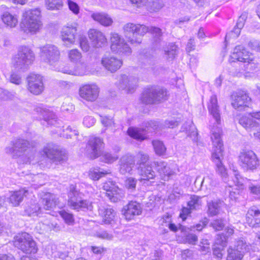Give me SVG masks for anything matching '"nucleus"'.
I'll return each instance as SVG.
<instances>
[{
  "mask_svg": "<svg viewBox=\"0 0 260 260\" xmlns=\"http://www.w3.org/2000/svg\"><path fill=\"white\" fill-rule=\"evenodd\" d=\"M123 32L127 40L132 44H140L142 42V38L148 31L154 35L159 40L162 35L161 30L158 27L145 25L133 23H127L123 27Z\"/></svg>",
  "mask_w": 260,
  "mask_h": 260,
  "instance_id": "f257e3e1",
  "label": "nucleus"
},
{
  "mask_svg": "<svg viewBox=\"0 0 260 260\" xmlns=\"http://www.w3.org/2000/svg\"><path fill=\"white\" fill-rule=\"evenodd\" d=\"M211 139L213 145L212 159L216 163L217 172L224 181H226L228 178L227 171L221 163L223 147V142L221 138V130L219 128H217L216 129H212Z\"/></svg>",
  "mask_w": 260,
  "mask_h": 260,
  "instance_id": "f03ea898",
  "label": "nucleus"
},
{
  "mask_svg": "<svg viewBox=\"0 0 260 260\" xmlns=\"http://www.w3.org/2000/svg\"><path fill=\"white\" fill-rule=\"evenodd\" d=\"M35 58V54L29 47L21 46L17 53L12 56L11 64L16 70L25 72L32 64Z\"/></svg>",
  "mask_w": 260,
  "mask_h": 260,
  "instance_id": "7ed1b4c3",
  "label": "nucleus"
},
{
  "mask_svg": "<svg viewBox=\"0 0 260 260\" xmlns=\"http://www.w3.org/2000/svg\"><path fill=\"white\" fill-rule=\"evenodd\" d=\"M42 26L41 11L39 9H29L23 12L21 27L25 32L35 34L38 31Z\"/></svg>",
  "mask_w": 260,
  "mask_h": 260,
  "instance_id": "20e7f679",
  "label": "nucleus"
},
{
  "mask_svg": "<svg viewBox=\"0 0 260 260\" xmlns=\"http://www.w3.org/2000/svg\"><path fill=\"white\" fill-rule=\"evenodd\" d=\"M12 147H6L5 152L7 154L10 155L14 158L21 157L25 163L30 161L31 156L28 155L32 152L30 149V144L28 141L19 139L12 142Z\"/></svg>",
  "mask_w": 260,
  "mask_h": 260,
  "instance_id": "39448f33",
  "label": "nucleus"
},
{
  "mask_svg": "<svg viewBox=\"0 0 260 260\" xmlns=\"http://www.w3.org/2000/svg\"><path fill=\"white\" fill-rule=\"evenodd\" d=\"M81 193L76 189L74 185H71L68 193V205L72 209L79 211L92 210L93 207L91 202L86 200H82Z\"/></svg>",
  "mask_w": 260,
  "mask_h": 260,
  "instance_id": "423d86ee",
  "label": "nucleus"
},
{
  "mask_svg": "<svg viewBox=\"0 0 260 260\" xmlns=\"http://www.w3.org/2000/svg\"><path fill=\"white\" fill-rule=\"evenodd\" d=\"M168 93L166 89L151 87L145 90L141 96V101L145 104H152L157 102L166 100Z\"/></svg>",
  "mask_w": 260,
  "mask_h": 260,
  "instance_id": "0eeeda50",
  "label": "nucleus"
},
{
  "mask_svg": "<svg viewBox=\"0 0 260 260\" xmlns=\"http://www.w3.org/2000/svg\"><path fill=\"white\" fill-rule=\"evenodd\" d=\"M240 166L245 170H253L258 166V160L255 153L250 150H242L238 156Z\"/></svg>",
  "mask_w": 260,
  "mask_h": 260,
  "instance_id": "6e6552de",
  "label": "nucleus"
},
{
  "mask_svg": "<svg viewBox=\"0 0 260 260\" xmlns=\"http://www.w3.org/2000/svg\"><path fill=\"white\" fill-rule=\"evenodd\" d=\"M43 151L46 156L55 164L64 162L67 158L65 152L61 150L58 146L52 143L47 144L45 146Z\"/></svg>",
  "mask_w": 260,
  "mask_h": 260,
  "instance_id": "1a4fd4ad",
  "label": "nucleus"
},
{
  "mask_svg": "<svg viewBox=\"0 0 260 260\" xmlns=\"http://www.w3.org/2000/svg\"><path fill=\"white\" fill-rule=\"evenodd\" d=\"M111 49L116 53L129 55L132 53V49L118 34L112 32L110 38Z\"/></svg>",
  "mask_w": 260,
  "mask_h": 260,
  "instance_id": "9d476101",
  "label": "nucleus"
},
{
  "mask_svg": "<svg viewBox=\"0 0 260 260\" xmlns=\"http://www.w3.org/2000/svg\"><path fill=\"white\" fill-rule=\"evenodd\" d=\"M60 57V52L56 46L52 44H47L40 48L41 60L50 65L58 61Z\"/></svg>",
  "mask_w": 260,
  "mask_h": 260,
  "instance_id": "9b49d317",
  "label": "nucleus"
},
{
  "mask_svg": "<svg viewBox=\"0 0 260 260\" xmlns=\"http://www.w3.org/2000/svg\"><path fill=\"white\" fill-rule=\"evenodd\" d=\"M77 26L76 23H68L64 26L61 30L60 37L67 47L74 44L77 35Z\"/></svg>",
  "mask_w": 260,
  "mask_h": 260,
  "instance_id": "f8f14e48",
  "label": "nucleus"
},
{
  "mask_svg": "<svg viewBox=\"0 0 260 260\" xmlns=\"http://www.w3.org/2000/svg\"><path fill=\"white\" fill-rule=\"evenodd\" d=\"M230 60L231 62L238 61L245 63L255 64L254 57L253 54L247 51L241 45H237L235 47L233 52L230 55Z\"/></svg>",
  "mask_w": 260,
  "mask_h": 260,
  "instance_id": "ddd939ff",
  "label": "nucleus"
},
{
  "mask_svg": "<svg viewBox=\"0 0 260 260\" xmlns=\"http://www.w3.org/2000/svg\"><path fill=\"white\" fill-rule=\"evenodd\" d=\"M208 108L210 114L212 116L213 119H211L210 121V126L211 127V131L212 128L216 129L217 128H219L221 130V133H222L221 129L219 126L220 124V114L219 112V106L217 104V97L215 95H213L211 96L209 103L208 104Z\"/></svg>",
  "mask_w": 260,
  "mask_h": 260,
  "instance_id": "4468645a",
  "label": "nucleus"
},
{
  "mask_svg": "<svg viewBox=\"0 0 260 260\" xmlns=\"http://www.w3.org/2000/svg\"><path fill=\"white\" fill-rule=\"evenodd\" d=\"M100 88L95 84H85L79 89L80 97L89 102H95L98 98Z\"/></svg>",
  "mask_w": 260,
  "mask_h": 260,
  "instance_id": "2eb2a0df",
  "label": "nucleus"
},
{
  "mask_svg": "<svg viewBox=\"0 0 260 260\" xmlns=\"http://www.w3.org/2000/svg\"><path fill=\"white\" fill-rule=\"evenodd\" d=\"M103 188L106 191V196L112 202L116 203L124 197L122 190L112 181L105 182L103 184Z\"/></svg>",
  "mask_w": 260,
  "mask_h": 260,
  "instance_id": "dca6fc26",
  "label": "nucleus"
},
{
  "mask_svg": "<svg viewBox=\"0 0 260 260\" xmlns=\"http://www.w3.org/2000/svg\"><path fill=\"white\" fill-rule=\"evenodd\" d=\"M27 89L34 94H41L44 90L42 76L39 74H30L27 77Z\"/></svg>",
  "mask_w": 260,
  "mask_h": 260,
  "instance_id": "f3484780",
  "label": "nucleus"
},
{
  "mask_svg": "<svg viewBox=\"0 0 260 260\" xmlns=\"http://www.w3.org/2000/svg\"><path fill=\"white\" fill-rule=\"evenodd\" d=\"M137 83V80L135 78L122 75L120 77L117 85L119 89L124 90L127 93H132L136 89Z\"/></svg>",
  "mask_w": 260,
  "mask_h": 260,
  "instance_id": "a211bd4d",
  "label": "nucleus"
},
{
  "mask_svg": "<svg viewBox=\"0 0 260 260\" xmlns=\"http://www.w3.org/2000/svg\"><path fill=\"white\" fill-rule=\"evenodd\" d=\"M103 148L104 143L102 139L98 137H91L87 146L89 157L92 159L98 157L102 154Z\"/></svg>",
  "mask_w": 260,
  "mask_h": 260,
  "instance_id": "6ab92c4d",
  "label": "nucleus"
},
{
  "mask_svg": "<svg viewBox=\"0 0 260 260\" xmlns=\"http://www.w3.org/2000/svg\"><path fill=\"white\" fill-rule=\"evenodd\" d=\"M101 63L106 70L115 72L120 68L122 61L112 55L105 54L102 57Z\"/></svg>",
  "mask_w": 260,
  "mask_h": 260,
  "instance_id": "aec40b11",
  "label": "nucleus"
},
{
  "mask_svg": "<svg viewBox=\"0 0 260 260\" xmlns=\"http://www.w3.org/2000/svg\"><path fill=\"white\" fill-rule=\"evenodd\" d=\"M251 99L244 92H239L232 95V105L239 110H243L245 107H248Z\"/></svg>",
  "mask_w": 260,
  "mask_h": 260,
  "instance_id": "412c9836",
  "label": "nucleus"
},
{
  "mask_svg": "<svg viewBox=\"0 0 260 260\" xmlns=\"http://www.w3.org/2000/svg\"><path fill=\"white\" fill-rule=\"evenodd\" d=\"M130 1L138 7H145L150 12L157 11L164 5V0H130Z\"/></svg>",
  "mask_w": 260,
  "mask_h": 260,
  "instance_id": "4be33fe9",
  "label": "nucleus"
},
{
  "mask_svg": "<svg viewBox=\"0 0 260 260\" xmlns=\"http://www.w3.org/2000/svg\"><path fill=\"white\" fill-rule=\"evenodd\" d=\"M240 124L250 132H254L260 128V123L252 117V112L247 115H243L239 119Z\"/></svg>",
  "mask_w": 260,
  "mask_h": 260,
  "instance_id": "5701e85b",
  "label": "nucleus"
},
{
  "mask_svg": "<svg viewBox=\"0 0 260 260\" xmlns=\"http://www.w3.org/2000/svg\"><path fill=\"white\" fill-rule=\"evenodd\" d=\"M122 212L126 219L131 220L141 214L142 208L139 203L132 201L123 207Z\"/></svg>",
  "mask_w": 260,
  "mask_h": 260,
  "instance_id": "b1692460",
  "label": "nucleus"
},
{
  "mask_svg": "<svg viewBox=\"0 0 260 260\" xmlns=\"http://www.w3.org/2000/svg\"><path fill=\"white\" fill-rule=\"evenodd\" d=\"M246 223L250 227L256 228L260 224V210L253 207L249 209L246 216Z\"/></svg>",
  "mask_w": 260,
  "mask_h": 260,
  "instance_id": "393cba45",
  "label": "nucleus"
},
{
  "mask_svg": "<svg viewBox=\"0 0 260 260\" xmlns=\"http://www.w3.org/2000/svg\"><path fill=\"white\" fill-rule=\"evenodd\" d=\"M42 203L44 205V208L45 210H51L56 206L58 208H62L63 204H60L57 197L50 193H46L42 198Z\"/></svg>",
  "mask_w": 260,
  "mask_h": 260,
  "instance_id": "a878e982",
  "label": "nucleus"
},
{
  "mask_svg": "<svg viewBox=\"0 0 260 260\" xmlns=\"http://www.w3.org/2000/svg\"><path fill=\"white\" fill-rule=\"evenodd\" d=\"M89 38L92 44L96 47H101L107 43V39L105 35L100 31L92 29L88 32Z\"/></svg>",
  "mask_w": 260,
  "mask_h": 260,
  "instance_id": "bb28decb",
  "label": "nucleus"
},
{
  "mask_svg": "<svg viewBox=\"0 0 260 260\" xmlns=\"http://www.w3.org/2000/svg\"><path fill=\"white\" fill-rule=\"evenodd\" d=\"M135 166L134 157L131 155L123 156L120 161L119 171L122 174L131 173Z\"/></svg>",
  "mask_w": 260,
  "mask_h": 260,
  "instance_id": "cd10ccee",
  "label": "nucleus"
},
{
  "mask_svg": "<svg viewBox=\"0 0 260 260\" xmlns=\"http://www.w3.org/2000/svg\"><path fill=\"white\" fill-rule=\"evenodd\" d=\"M99 215L102 218V222L105 224H112L116 219V212L112 208L100 207L99 209Z\"/></svg>",
  "mask_w": 260,
  "mask_h": 260,
  "instance_id": "c85d7f7f",
  "label": "nucleus"
},
{
  "mask_svg": "<svg viewBox=\"0 0 260 260\" xmlns=\"http://www.w3.org/2000/svg\"><path fill=\"white\" fill-rule=\"evenodd\" d=\"M91 17L95 21H97L104 26H111L113 23L111 17L104 12L92 13Z\"/></svg>",
  "mask_w": 260,
  "mask_h": 260,
  "instance_id": "c756f323",
  "label": "nucleus"
},
{
  "mask_svg": "<svg viewBox=\"0 0 260 260\" xmlns=\"http://www.w3.org/2000/svg\"><path fill=\"white\" fill-rule=\"evenodd\" d=\"M226 245V239L225 237L218 235L215 240V244L213 248V253L218 258L222 257V250Z\"/></svg>",
  "mask_w": 260,
  "mask_h": 260,
  "instance_id": "7c9ffc66",
  "label": "nucleus"
},
{
  "mask_svg": "<svg viewBox=\"0 0 260 260\" xmlns=\"http://www.w3.org/2000/svg\"><path fill=\"white\" fill-rule=\"evenodd\" d=\"M29 234L27 233H23L18 234L14 238V245L15 247L24 252L27 250L25 244L29 243Z\"/></svg>",
  "mask_w": 260,
  "mask_h": 260,
  "instance_id": "2f4dec72",
  "label": "nucleus"
},
{
  "mask_svg": "<svg viewBox=\"0 0 260 260\" xmlns=\"http://www.w3.org/2000/svg\"><path fill=\"white\" fill-rule=\"evenodd\" d=\"M1 19L4 24L8 28H15L18 24V16L16 14L6 12L2 15Z\"/></svg>",
  "mask_w": 260,
  "mask_h": 260,
  "instance_id": "473e14b6",
  "label": "nucleus"
},
{
  "mask_svg": "<svg viewBox=\"0 0 260 260\" xmlns=\"http://www.w3.org/2000/svg\"><path fill=\"white\" fill-rule=\"evenodd\" d=\"M28 193V190L24 188L13 192L9 197V202L13 206H18Z\"/></svg>",
  "mask_w": 260,
  "mask_h": 260,
  "instance_id": "72a5a7b5",
  "label": "nucleus"
},
{
  "mask_svg": "<svg viewBox=\"0 0 260 260\" xmlns=\"http://www.w3.org/2000/svg\"><path fill=\"white\" fill-rule=\"evenodd\" d=\"M139 173L141 176V180H149L153 179L155 176V172L150 166H140Z\"/></svg>",
  "mask_w": 260,
  "mask_h": 260,
  "instance_id": "f704fd0d",
  "label": "nucleus"
},
{
  "mask_svg": "<svg viewBox=\"0 0 260 260\" xmlns=\"http://www.w3.org/2000/svg\"><path fill=\"white\" fill-rule=\"evenodd\" d=\"M41 114L45 121L47 124L50 125L56 126L58 121L56 115L52 112H50L47 109L43 110L41 111Z\"/></svg>",
  "mask_w": 260,
  "mask_h": 260,
  "instance_id": "c9c22d12",
  "label": "nucleus"
},
{
  "mask_svg": "<svg viewBox=\"0 0 260 260\" xmlns=\"http://www.w3.org/2000/svg\"><path fill=\"white\" fill-rule=\"evenodd\" d=\"M127 134L131 137L139 141H142L146 139L144 130L141 128L129 127L127 130Z\"/></svg>",
  "mask_w": 260,
  "mask_h": 260,
  "instance_id": "e433bc0d",
  "label": "nucleus"
},
{
  "mask_svg": "<svg viewBox=\"0 0 260 260\" xmlns=\"http://www.w3.org/2000/svg\"><path fill=\"white\" fill-rule=\"evenodd\" d=\"M165 54L168 59L173 60L178 52V47L174 43H170L165 49Z\"/></svg>",
  "mask_w": 260,
  "mask_h": 260,
  "instance_id": "4c0bfd02",
  "label": "nucleus"
},
{
  "mask_svg": "<svg viewBox=\"0 0 260 260\" xmlns=\"http://www.w3.org/2000/svg\"><path fill=\"white\" fill-rule=\"evenodd\" d=\"M243 256V251H238L232 247L228 250L227 260H241Z\"/></svg>",
  "mask_w": 260,
  "mask_h": 260,
  "instance_id": "58836bf2",
  "label": "nucleus"
},
{
  "mask_svg": "<svg viewBox=\"0 0 260 260\" xmlns=\"http://www.w3.org/2000/svg\"><path fill=\"white\" fill-rule=\"evenodd\" d=\"M152 144L154 150L157 155H162L165 153L166 148L162 141L158 140H153L152 141Z\"/></svg>",
  "mask_w": 260,
  "mask_h": 260,
  "instance_id": "ea45409f",
  "label": "nucleus"
},
{
  "mask_svg": "<svg viewBox=\"0 0 260 260\" xmlns=\"http://www.w3.org/2000/svg\"><path fill=\"white\" fill-rule=\"evenodd\" d=\"M109 173L108 171H103L100 168H93L89 171V176L93 180H98L103 176Z\"/></svg>",
  "mask_w": 260,
  "mask_h": 260,
  "instance_id": "a19ab883",
  "label": "nucleus"
},
{
  "mask_svg": "<svg viewBox=\"0 0 260 260\" xmlns=\"http://www.w3.org/2000/svg\"><path fill=\"white\" fill-rule=\"evenodd\" d=\"M221 202L220 201L211 202L209 203L208 213L211 216H214L219 213Z\"/></svg>",
  "mask_w": 260,
  "mask_h": 260,
  "instance_id": "79ce46f5",
  "label": "nucleus"
},
{
  "mask_svg": "<svg viewBox=\"0 0 260 260\" xmlns=\"http://www.w3.org/2000/svg\"><path fill=\"white\" fill-rule=\"evenodd\" d=\"M233 171L234 173L233 180L235 185L239 189H243L244 187L245 179L241 176L238 170L233 169Z\"/></svg>",
  "mask_w": 260,
  "mask_h": 260,
  "instance_id": "37998d69",
  "label": "nucleus"
},
{
  "mask_svg": "<svg viewBox=\"0 0 260 260\" xmlns=\"http://www.w3.org/2000/svg\"><path fill=\"white\" fill-rule=\"evenodd\" d=\"M47 8L49 10H59L63 6L62 0H45Z\"/></svg>",
  "mask_w": 260,
  "mask_h": 260,
  "instance_id": "c03bdc74",
  "label": "nucleus"
},
{
  "mask_svg": "<svg viewBox=\"0 0 260 260\" xmlns=\"http://www.w3.org/2000/svg\"><path fill=\"white\" fill-rule=\"evenodd\" d=\"M25 212L28 216H38L41 208L38 204H32L26 208Z\"/></svg>",
  "mask_w": 260,
  "mask_h": 260,
  "instance_id": "a18cd8bd",
  "label": "nucleus"
},
{
  "mask_svg": "<svg viewBox=\"0 0 260 260\" xmlns=\"http://www.w3.org/2000/svg\"><path fill=\"white\" fill-rule=\"evenodd\" d=\"M68 54L71 61L75 63L81 61L82 54L78 49H74L70 50L68 51Z\"/></svg>",
  "mask_w": 260,
  "mask_h": 260,
  "instance_id": "49530a36",
  "label": "nucleus"
},
{
  "mask_svg": "<svg viewBox=\"0 0 260 260\" xmlns=\"http://www.w3.org/2000/svg\"><path fill=\"white\" fill-rule=\"evenodd\" d=\"M82 69H70L68 67H64L62 69L61 72L64 74H67L74 76H81L84 74L85 72V67L84 65L82 64Z\"/></svg>",
  "mask_w": 260,
  "mask_h": 260,
  "instance_id": "de8ad7c7",
  "label": "nucleus"
},
{
  "mask_svg": "<svg viewBox=\"0 0 260 260\" xmlns=\"http://www.w3.org/2000/svg\"><path fill=\"white\" fill-rule=\"evenodd\" d=\"M60 216L64 220L66 223L68 225H73L75 222L74 215L66 211L63 210L59 212Z\"/></svg>",
  "mask_w": 260,
  "mask_h": 260,
  "instance_id": "09e8293b",
  "label": "nucleus"
},
{
  "mask_svg": "<svg viewBox=\"0 0 260 260\" xmlns=\"http://www.w3.org/2000/svg\"><path fill=\"white\" fill-rule=\"evenodd\" d=\"M201 205V198L195 195L191 196L190 198V200L187 203V206L191 210L196 209Z\"/></svg>",
  "mask_w": 260,
  "mask_h": 260,
  "instance_id": "8fccbe9b",
  "label": "nucleus"
},
{
  "mask_svg": "<svg viewBox=\"0 0 260 260\" xmlns=\"http://www.w3.org/2000/svg\"><path fill=\"white\" fill-rule=\"evenodd\" d=\"M25 245L26 247L27 250L24 251V253L30 254L35 253L37 252L38 248L37 247L36 243L30 235L29 238V243Z\"/></svg>",
  "mask_w": 260,
  "mask_h": 260,
  "instance_id": "3c124183",
  "label": "nucleus"
},
{
  "mask_svg": "<svg viewBox=\"0 0 260 260\" xmlns=\"http://www.w3.org/2000/svg\"><path fill=\"white\" fill-rule=\"evenodd\" d=\"M250 246L247 244L245 241L242 239L237 241L234 247H233V248H235L238 251H243L244 254L245 252L249 250Z\"/></svg>",
  "mask_w": 260,
  "mask_h": 260,
  "instance_id": "603ef678",
  "label": "nucleus"
},
{
  "mask_svg": "<svg viewBox=\"0 0 260 260\" xmlns=\"http://www.w3.org/2000/svg\"><path fill=\"white\" fill-rule=\"evenodd\" d=\"M42 178V175L41 174H30L26 176V179L30 182H36V184H32V185H37L38 186H42L43 183L40 181V179Z\"/></svg>",
  "mask_w": 260,
  "mask_h": 260,
  "instance_id": "864d4df0",
  "label": "nucleus"
},
{
  "mask_svg": "<svg viewBox=\"0 0 260 260\" xmlns=\"http://www.w3.org/2000/svg\"><path fill=\"white\" fill-rule=\"evenodd\" d=\"M101 121L102 124L106 127L115 125L113 117L112 116H101Z\"/></svg>",
  "mask_w": 260,
  "mask_h": 260,
  "instance_id": "5fc2aeb1",
  "label": "nucleus"
},
{
  "mask_svg": "<svg viewBox=\"0 0 260 260\" xmlns=\"http://www.w3.org/2000/svg\"><path fill=\"white\" fill-rule=\"evenodd\" d=\"M118 156L116 154H112L109 152H105L103 154L102 158L103 160L108 164H111L117 160Z\"/></svg>",
  "mask_w": 260,
  "mask_h": 260,
  "instance_id": "6e6d98bb",
  "label": "nucleus"
},
{
  "mask_svg": "<svg viewBox=\"0 0 260 260\" xmlns=\"http://www.w3.org/2000/svg\"><path fill=\"white\" fill-rule=\"evenodd\" d=\"M154 166L160 175H162L164 169H168L167 163L163 161H157L153 162Z\"/></svg>",
  "mask_w": 260,
  "mask_h": 260,
  "instance_id": "4d7b16f0",
  "label": "nucleus"
},
{
  "mask_svg": "<svg viewBox=\"0 0 260 260\" xmlns=\"http://www.w3.org/2000/svg\"><path fill=\"white\" fill-rule=\"evenodd\" d=\"M204 185L207 188H209L210 190L214 186H215V183L211 177L208 176L204 177L201 182V186Z\"/></svg>",
  "mask_w": 260,
  "mask_h": 260,
  "instance_id": "13d9d810",
  "label": "nucleus"
},
{
  "mask_svg": "<svg viewBox=\"0 0 260 260\" xmlns=\"http://www.w3.org/2000/svg\"><path fill=\"white\" fill-rule=\"evenodd\" d=\"M95 235L99 238L108 240H111L113 238L112 234H110L105 231H98L95 233Z\"/></svg>",
  "mask_w": 260,
  "mask_h": 260,
  "instance_id": "bf43d9fd",
  "label": "nucleus"
},
{
  "mask_svg": "<svg viewBox=\"0 0 260 260\" xmlns=\"http://www.w3.org/2000/svg\"><path fill=\"white\" fill-rule=\"evenodd\" d=\"M137 180L133 177L127 178L125 181V186L128 189L133 190L135 189Z\"/></svg>",
  "mask_w": 260,
  "mask_h": 260,
  "instance_id": "052dcab7",
  "label": "nucleus"
},
{
  "mask_svg": "<svg viewBox=\"0 0 260 260\" xmlns=\"http://www.w3.org/2000/svg\"><path fill=\"white\" fill-rule=\"evenodd\" d=\"M210 224L216 231L222 230L224 225L223 220L221 219L214 220Z\"/></svg>",
  "mask_w": 260,
  "mask_h": 260,
  "instance_id": "680f3d73",
  "label": "nucleus"
},
{
  "mask_svg": "<svg viewBox=\"0 0 260 260\" xmlns=\"http://www.w3.org/2000/svg\"><path fill=\"white\" fill-rule=\"evenodd\" d=\"M137 157L139 159V161L140 162V166H145L144 165L145 163L149 159L148 155L142 151H140L138 153Z\"/></svg>",
  "mask_w": 260,
  "mask_h": 260,
  "instance_id": "e2e57ef3",
  "label": "nucleus"
},
{
  "mask_svg": "<svg viewBox=\"0 0 260 260\" xmlns=\"http://www.w3.org/2000/svg\"><path fill=\"white\" fill-rule=\"evenodd\" d=\"M69 9L75 15L79 13L80 8L78 4L71 0L68 1Z\"/></svg>",
  "mask_w": 260,
  "mask_h": 260,
  "instance_id": "0e129e2a",
  "label": "nucleus"
},
{
  "mask_svg": "<svg viewBox=\"0 0 260 260\" xmlns=\"http://www.w3.org/2000/svg\"><path fill=\"white\" fill-rule=\"evenodd\" d=\"M80 44L83 51L85 52L89 51L90 46L88 43L87 39L85 37L81 36L80 38Z\"/></svg>",
  "mask_w": 260,
  "mask_h": 260,
  "instance_id": "69168bd1",
  "label": "nucleus"
},
{
  "mask_svg": "<svg viewBox=\"0 0 260 260\" xmlns=\"http://www.w3.org/2000/svg\"><path fill=\"white\" fill-rule=\"evenodd\" d=\"M95 123V119L92 116H87L84 117L83 124L87 127L92 126Z\"/></svg>",
  "mask_w": 260,
  "mask_h": 260,
  "instance_id": "338daca9",
  "label": "nucleus"
},
{
  "mask_svg": "<svg viewBox=\"0 0 260 260\" xmlns=\"http://www.w3.org/2000/svg\"><path fill=\"white\" fill-rule=\"evenodd\" d=\"M185 241L189 244L195 245L198 241V237L194 234H188L186 236Z\"/></svg>",
  "mask_w": 260,
  "mask_h": 260,
  "instance_id": "774afa93",
  "label": "nucleus"
}]
</instances>
